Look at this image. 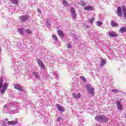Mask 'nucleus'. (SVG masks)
<instances>
[{
    "label": "nucleus",
    "mask_w": 126,
    "mask_h": 126,
    "mask_svg": "<svg viewBox=\"0 0 126 126\" xmlns=\"http://www.w3.org/2000/svg\"><path fill=\"white\" fill-rule=\"evenodd\" d=\"M122 11H123L124 18L126 19V9L125 6H122V8L121 6H119L117 8V15L120 17H123V15L122 14Z\"/></svg>",
    "instance_id": "obj_1"
},
{
    "label": "nucleus",
    "mask_w": 126,
    "mask_h": 126,
    "mask_svg": "<svg viewBox=\"0 0 126 126\" xmlns=\"http://www.w3.org/2000/svg\"><path fill=\"white\" fill-rule=\"evenodd\" d=\"M2 84H3V80L2 79H0V92L1 94H4V92H5V91H6V89H7L8 84H7V83H5L3 86Z\"/></svg>",
    "instance_id": "obj_2"
},
{
    "label": "nucleus",
    "mask_w": 126,
    "mask_h": 126,
    "mask_svg": "<svg viewBox=\"0 0 126 126\" xmlns=\"http://www.w3.org/2000/svg\"><path fill=\"white\" fill-rule=\"evenodd\" d=\"M95 120L99 123H106L109 121V118L104 115H98L95 116Z\"/></svg>",
    "instance_id": "obj_3"
},
{
    "label": "nucleus",
    "mask_w": 126,
    "mask_h": 126,
    "mask_svg": "<svg viewBox=\"0 0 126 126\" xmlns=\"http://www.w3.org/2000/svg\"><path fill=\"white\" fill-rule=\"evenodd\" d=\"M86 88H87L88 91L89 92V94H90L91 96H94V88H93L91 85L88 84L86 85Z\"/></svg>",
    "instance_id": "obj_4"
},
{
    "label": "nucleus",
    "mask_w": 126,
    "mask_h": 126,
    "mask_svg": "<svg viewBox=\"0 0 126 126\" xmlns=\"http://www.w3.org/2000/svg\"><path fill=\"white\" fill-rule=\"evenodd\" d=\"M15 89H17V90H19L20 95L21 94H23L24 93V90L23 89V87L21 86L20 85L17 84H15L14 86Z\"/></svg>",
    "instance_id": "obj_5"
},
{
    "label": "nucleus",
    "mask_w": 126,
    "mask_h": 126,
    "mask_svg": "<svg viewBox=\"0 0 126 126\" xmlns=\"http://www.w3.org/2000/svg\"><path fill=\"white\" fill-rule=\"evenodd\" d=\"M115 104L119 111H123L124 108H123V105H122V103H121V101L117 100Z\"/></svg>",
    "instance_id": "obj_6"
},
{
    "label": "nucleus",
    "mask_w": 126,
    "mask_h": 126,
    "mask_svg": "<svg viewBox=\"0 0 126 126\" xmlns=\"http://www.w3.org/2000/svg\"><path fill=\"white\" fill-rule=\"evenodd\" d=\"M71 13V17L72 19H75L76 18V13L75 12V9L73 7H71L70 10Z\"/></svg>",
    "instance_id": "obj_7"
},
{
    "label": "nucleus",
    "mask_w": 126,
    "mask_h": 126,
    "mask_svg": "<svg viewBox=\"0 0 126 126\" xmlns=\"http://www.w3.org/2000/svg\"><path fill=\"white\" fill-rule=\"evenodd\" d=\"M72 96L74 99H80L81 98V94L78 93L76 94L72 93Z\"/></svg>",
    "instance_id": "obj_8"
},
{
    "label": "nucleus",
    "mask_w": 126,
    "mask_h": 126,
    "mask_svg": "<svg viewBox=\"0 0 126 126\" xmlns=\"http://www.w3.org/2000/svg\"><path fill=\"white\" fill-rule=\"evenodd\" d=\"M19 19H20V20H21V21L24 22L28 19V16L23 15V16L20 17Z\"/></svg>",
    "instance_id": "obj_9"
},
{
    "label": "nucleus",
    "mask_w": 126,
    "mask_h": 126,
    "mask_svg": "<svg viewBox=\"0 0 126 126\" xmlns=\"http://www.w3.org/2000/svg\"><path fill=\"white\" fill-rule=\"evenodd\" d=\"M38 64L40 66L41 69H45V65H44V63H43L42 60L38 61Z\"/></svg>",
    "instance_id": "obj_10"
},
{
    "label": "nucleus",
    "mask_w": 126,
    "mask_h": 126,
    "mask_svg": "<svg viewBox=\"0 0 126 126\" xmlns=\"http://www.w3.org/2000/svg\"><path fill=\"white\" fill-rule=\"evenodd\" d=\"M7 124L10 126H13L14 125H17V124H18V121H8L7 122Z\"/></svg>",
    "instance_id": "obj_11"
},
{
    "label": "nucleus",
    "mask_w": 126,
    "mask_h": 126,
    "mask_svg": "<svg viewBox=\"0 0 126 126\" xmlns=\"http://www.w3.org/2000/svg\"><path fill=\"white\" fill-rule=\"evenodd\" d=\"M56 106L57 107L59 111H60V112H64V108L62 106L59 105V104H57L56 105Z\"/></svg>",
    "instance_id": "obj_12"
},
{
    "label": "nucleus",
    "mask_w": 126,
    "mask_h": 126,
    "mask_svg": "<svg viewBox=\"0 0 126 126\" xmlns=\"http://www.w3.org/2000/svg\"><path fill=\"white\" fill-rule=\"evenodd\" d=\"M93 9H94V8L92 6H88L84 8V10L87 11L93 10Z\"/></svg>",
    "instance_id": "obj_13"
},
{
    "label": "nucleus",
    "mask_w": 126,
    "mask_h": 126,
    "mask_svg": "<svg viewBox=\"0 0 126 126\" xmlns=\"http://www.w3.org/2000/svg\"><path fill=\"white\" fill-rule=\"evenodd\" d=\"M109 35L110 37H117V36L118 35L116 34V33L114 32H109Z\"/></svg>",
    "instance_id": "obj_14"
},
{
    "label": "nucleus",
    "mask_w": 126,
    "mask_h": 126,
    "mask_svg": "<svg viewBox=\"0 0 126 126\" xmlns=\"http://www.w3.org/2000/svg\"><path fill=\"white\" fill-rule=\"evenodd\" d=\"M32 75L34 77H35V78H37V79H40V76L37 72H33Z\"/></svg>",
    "instance_id": "obj_15"
},
{
    "label": "nucleus",
    "mask_w": 126,
    "mask_h": 126,
    "mask_svg": "<svg viewBox=\"0 0 126 126\" xmlns=\"http://www.w3.org/2000/svg\"><path fill=\"white\" fill-rule=\"evenodd\" d=\"M106 64V60L105 59H101V63H100V67H102L104 66Z\"/></svg>",
    "instance_id": "obj_16"
},
{
    "label": "nucleus",
    "mask_w": 126,
    "mask_h": 126,
    "mask_svg": "<svg viewBox=\"0 0 126 126\" xmlns=\"http://www.w3.org/2000/svg\"><path fill=\"white\" fill-rule=\"evenodd\" d=\"M119 32L121 33H125V32H126V27H122L119 30Z\"/></svg>",
    "instance_id": "obj_17"
},
{
    "label": "nucleus",
    "mask_w": 126,
    "mask_h": 126,
    "mask_svg": "<svg viewBox=\"0 0 126 126\" xmlns=\"http://www.w3.org/2000/svg\"><path fill=\"white\" fill-rule=\"evenodd\" d=\"M18 31L21 35H24V29H18Z\"/></svg>",
    "instance_id": "obj_18"
},
{
    "label": "nucleus",
    "mask_w": 126,
    "mask_h": 126,
    "mask_svg": "<svg viewBox=\"0 0 126 126\" xmlns=\"http://www.w3.org/2000/svg\"><path fill=\"white\" fill-rule=\"evenodd\" d=\"M58 34L60 37H63V33L62 30H59L58 31Z\"/></svg>",
    "instance_id": "obj_19"
},
{
    "label": "nucleus",
    "mask_w": 126,
    "mask_h": 126,
    "mask_svg": "<svg viewBox=\"0 0 126 126\" xmlns=\"http://www.w3.org/2000/svg\"><path fill=\"white\" fill-rule=\"evenodd\" d=\"M94 20H95V18H92L91 19H90L89 21H88V23H90V24H91V25H93Z\"/></svg>",
    "instance_id": "obj_20"
},
{
    "label": "nucleus",
    "mask_w": 126,
    "mask_h": 126,
    "mask_svg": "<svg viewBox=\"0 0 126 126\" xmlns=\"http://www.w3.org/2000/svg\"><path fill=\"white\" fill-rule=\"evenodd\" d=\"M10 1L13 4H18V0H10Z\"/></svg>",
    "instance_id": "obj_21"
},
{
    "label": "nucleus",
    "mask_w": 126,
    "mask_h": 126,
    "mask_svg": "<svg viewBox=\"0 0 126 126\" xmlns=\"http://www.w3.org/2000/svg\"><path fill=\"white\" fill-rule=\"evenodd\" d=\"M111 25L112 27H116L118 26V24L115 23L114 21H112L111 23Z\"/></svg>",
    "instance_id": "obj_22"
},
{
    "label": "nucleus",
    "mask_w": 126,
    "mask_h": 126,
    "mask_svg": "<svg viewBox=\"0 0 126 126\" xmlns=\"http://www.w3.org/2000/svg\"><path fill=\"white\" fill-rule=\"evenodd\" d=\"M96 25L98 27H100L101 25H103V23L100 21H98L96 22Z\"/></svg>",
    "instance_id": "obj_23"
},
{
    "label": "nucleus",
    "mask_w": 126,
    "mask_h": 126,
    "mask_svg": "<svg viewBox=\"0 0 126 126\" xmlns=\"http://www.w3.org/2000/svg\"><path fill=\"white\" fill-rule=\"evenodd\" d=\"M25 32L27 33V34H29V35L32 34V32L29 29H26Z\"/></svg>",
    "instance_id": "obj_24"
},
{
    "label": "nucleus",
    "mask_w": 126,
    "mask_h": 126,
    "mask_svg": "<svg viewBox=\"0 0 126 126\" xmlns=\"http://www.w3.org/2000/svg\"><path fill=\"white\" fill-rule=\"evenodd\" d=\"M83 120H81L80 121L78 122V126H83Z\"/></svg>",
    "instance_id": "obj_25"
},
{
    "label": "nucleus",
    "mask_w": 126,
    "mask_h": 126,
    "mask_svg": "<svg viewBox=\"0 0 126 126\" xmlns=\"http://www.w3.org/2000/svg\"><path fill=\"white\" fill-rule=\"evenodd\" d=\"M63 4L64 5V6H68V3L66 2V0H63Z\"/></svg>",
    "instance_id": "obj_26"
},
{
    "label": "nucleus",
    "mask_w": 126,
    "mask_h": 126,
    "mask_svg": "<svg viewBox=\"0 0 126 126\" xmlns=\"http://www.w3.org/2000/svg\"><path fill=\"white\" fill-rule=\"evenodd\" d=\"M80 78L81 80H82L83 81H84V82H86V78H85V77H83V76H80Z\"/></svg>",
    "instance_id": "obj_27"
},
{
    "label": "nucleus",
    "mask_w": 126,
    "mask_h": 126,
    "mask_svg": "<svg viewBox=\"0 0 126 126\" xmlns=\"http://www.w3.org/2000/svg\"><path fill=\"white\" fill-rule=\"evenodd\" d=\"M81 4L82 6H85V4H86V2L84 1H81Z\"/></svg>",
    "instance_id": "obj_28"
},
{
    "label": "nucleus",
    "mask_w": 126,
    "mask_h": 126,
    "mask_svg": "<svg viewBox=\"0 0 126 126\" xmlns=\"http://www.w3.org/2000/svg\"><path fill=\"white\" fill-rule=\"evenodd\" d=\"M61 121H62L63 122V120L61 117H58L57 119V122H61Z\"/></svg>",
    "instance_id": "obj_29"
},
{
    "label": "nucleus",
    "mask_w": 126,
    "mask_h": 126,
    "mask_svg": "<svg viewBox=\"0 0 126 126\" xmlns=\"http://www.w3.org/2000/svg\"><path fill=\"white\" fill-rule=\"evenodd\" d=\"M112 92H113V93H118V92H119V91L118 90L113 89L112 90Z\"/></svg>",
    "instance_id": "obj_30"
},
{
    "label": "nucleus",
    "mask_w": 126,
    "mask_h": 126,
    "mask_svg": "<svg viewBox=\"0 0 126 126\" xmlns=\"http://www.w3.org/2000/svg\"><path fill=\"white\" fill-rule=\"evenodd\" d=\"M52 38L55 40V41H57V40H58L57 36L55 35H52Z\"/></svg>",
    "instance_id": "obj_31"
},
{
    "label": "nucleus",
    "mask_w": 126,
    "mask_h": 126,
    "mask_svg": "<svg viewBox=\"0 0 126 126\" xmlns=\"http://www.w3.org/2000/svg\"><path fill=\"white\" fill-rule=\"evenodd\" d=\"M54 74L55 76V78H58L59 76L58 75V74L57 73V72H55Z\"/></svg>",
    "instance_id": "obj_32"
},
{
    "label": "nucleus",
    "mask_w": 126,
    "mask_h": 126,
    "mask_svg": "<svg viewBox=\"0 0 126 126\" xmlns=\"http://www.w3.org/2000/svg\"><path fill=\"white\" fill-rule=\"evenodd\" d=\"M68 49H70L71 48V45H70V44L69 43H68L67 44V46Z\"/></svg>",
    "instance_id": "obj_33"
},
{
    "label": "nucleus",
    "mask_w": 126,
    "mask_h": 126,
    "mask_svg": "<svg viewBox=\"0 0 126 126\" xmlns=\"http://www.w3.org/2000/svg\"><path fill=\"white\" fill-rule=\"evenodd\" d=\"M46 26H50V23H49V22H47L46 23Z\"/></svg>",
    "instance_id": "obj_34"
},
{
    "label": "nucleus",
    "mask_w": 126,
    "mask_h": 126,
    "mask_svg": "<svg viewBox=\"0 0 126 126\" xmlns=\"http://www.w3.org/2000/svg\"><path fill=\"white\" fill-rule=\"evenodd\" d=\"M84 26H85L86 28H89V26H87L86 24H84Z\"/></svg>",
    "instance_id": "obj_35"
},
{
    "label": "nucleus",
    "mask_w": 126,
    "mask_h": 126,
    "mask_svg": "<svg viewBox=\"0 0 126 126\" xmlns=\"http://www.w3.org/2000/svg\"><path fill=\"white\" fill-rule=\"evenodd\" d=\"M37 11L39 12V13H41V10H40L39 9H37Z\"/></svg>",
    "instance_id": "obj_36"
},
{
    "label": "nucleus",
    "mask_w": 126,
    "mask_h": 126,
    "mask_svg": "<svg viewBox=\"0 0 126 126\" xmlns=\"http://www.w3.org/2000/svg\"><path fill=\"white\" fill-rule=\"evenodd\" d=\"M6 104H5L4 106V108H6Z\"/></svg>",
    "instance_id": "obj_37"
},
{
    "label": "nucleus",
    "mask_w": 126,
    "mask_h": 126,
    "mask_svg": "<svg viewBox=\"0 0 126 126\" xmlns=\"http://www.w3.org/2000/svg\"><path fill=\"white\" fill-rule=\"evenodd\" d=\"M5 121H8V119H7V118H6Z\"/></svg>",
    "instance_id": "obj_38"
}]
</instances>
